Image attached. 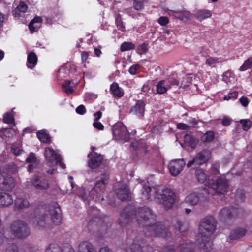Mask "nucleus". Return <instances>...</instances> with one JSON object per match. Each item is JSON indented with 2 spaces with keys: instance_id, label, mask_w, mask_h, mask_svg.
<instances>
[{
  "instance_id": "f257e3e1",
  "label": "nucleus",
  "mask_w": 252,
  "mask_h": 252,
  "mask_svg": "<svg viewBox=\"0 0 252 252\" xmlns=\"http://www.w3.org/2000/svg\"><path fill=\"white\" fill-rule=\"evenodd\" d=\"M134 219L139 226L144 228L143 231L146 237L158 236L167 238L171 235L169 229L161 222L152 224V222L156 220V216L147 207H139L136 209L132 206L126 207L120 214L119 223L122 227L126 226Z\"/></svg>"
},
{
  "instance_id": "f03ea898",
  "label": "nucleus",
  "mask_w": 252,
  "mask_h": 252,
  "mask_svg": "<svg viewBox=\"0 0 252 252\" xmlns=\"http://www.w3.org/2000/svg\"><path fill=\"white\" fill-rule=\"evenodd\" d=\"M61 209L56 202H52L48 205H40L34 211V222L39 228L45 226L46 220L50 218L56 225L62 223Z\"/></svg>"
},
{
  "instance_id": "7ed1b4c3",
  "label": "nucleus",
  "mask_w": 252,
  "mask_h": 252,
  "mask_svg": "<svg viewBox=\"0 0 252 252\" xmlns=\"http://www.w3.org/2000/svg\"><path fill=\"white\" fill-rule=\"evenodd\" d=\"M216 220L212 216H207L201 220L196 240L201 250L209 252L212 249L213 243L210 236L216 230Z\"/></svg>"
},
{
  "instance_id": "20e7f679",
  "label": "nucleus",
  "mask_w": 252,
  "mask_h": 252,
  "mask_svg": "<svg viewBox=\"0 0 252 252\" xmlns=\"http://www.w3.org/2000/svg\"><path fill=\"white\" fill-rule=\"evenodd\" d=\"M108 177L106 174H101L100 177H97L94 187L90 191L89 197L95 202L102 203L104 201L103 193L105 191L106 181Z\"/></svg>"
},
{
  "instance_id": "39448f33",
  "label": "nucleus",
  "mask_w": 252,
  "mask_h": 252,
  "mask_svg": "<svg viewBox=\"0 0 252 252\" xmlns=\"http://www.w3.org/2000/svg\"><path fill=\"white\" fill-rule=\"evenodd\" d=\"M155 197L166 209L172 208L176 200L175 193L167 188L162 189L161 191L159 189L156 190Z\"/></svg>"
},
{
  "instance_id": "423d86ee",
  "label": "nucleus",
  "mask_w": 252,
  "mask_h": 252,
  "mask_svg": "<svg viewBox=\"0 0 252 252\" xmlns=\"http://www.w3.org/2000/svg\"><path fill=\"white\" fill-rule=\"evenodd\" d=\"M10 230L12 235L19 239L27 238L31 233L30 228L28 224L20 220L13 221L10 226Z\"/></svg>"
},
{
  "instance_id": "0eeeda50",
  "label": "nucleus",
  "mask_w": 252,
  "mask_h": 252,
  "mask_svg": "<svg viewBox=\"0 0 252 252\" xmlns=\"http://www.w3.org/2000/svg\"><path fill=\"white\" fill-rule=\"evenodd\" d=\"M209 187L207 188L210 191V189L216 194H224L227 191L228 183L225 177H220L215 180H211L209 182Z\"/></svg>"
},
{
  "instance_id": "6e6552de",
  "label": "nucleus",
  "mask_w": 252,
  "mask_h": 252,
  "mask_svg": "<svg viewBox=\"0 0 252 252\" xmlns=\"http://www.w3.org/2000/svg\"><path fill=\"white\" fill-rule=\"evenodd\" d=\"M210 194L208 188L201 187L199 188L198 192H193L187 196L185 202L188 204L195 205L198 203L200 198L206 199Z\"/></svg>"
},
{
  "instance_id": "1a4fd4ad",
  "label": "nucleus",
  "mask_w": 252,
  "mask_h": 252,
  "mask_svg": "<svg viewBox=\"0 0 252 252\" xmlns=\"http://www.w3.org/2000/svg\"><path fill=\"white\" fill-rule=\"evenodd\" d=\"M211 153L208 149H204L197 153L196 156L187 164L188 168L192 165L200 166L207 163L211 158Z\"/></svg>"
},
{
  "instance_id": "9d476101",
  "label": "nucleus",
  "mask_w": 252,
  "mask_h": 252,
  "mask_svg": "<svg viewBox=\"0 0 252 252\" xmlns=\"http://www.w3.org/2000/svg\"><path fill=\"white\" fill-rule=\"evenodd\" d=\"M128 236L126 240V243L130 244L132 240V243L129 247L126 250V252H142V247L140 244V238L139 236H136V232L132 231L131 234L128 232Z\"/></svg>"
},
{
  "instance_id": "9b49d317",
  "label": "nucleus",
  "mask_w": 252,
  "mask_h": 252,
  "mask_svg": "<svg viewBox=\"0 0 252 252\" xmlns=\"http://www.w3.org/2000/svg\"><path fill=\"white\" fill-rule=\"evenodd\" d=\"M114 137L117 140L128 141L130 139V134L126 127L123 124L114 126L112 129Z\"/></svg>"
},
{
  "instance_id": "f8f14e48",
  "label": "nucleus",
  "mask_w": 252,
  "mask_h": 252,
  "mask_svg": "<svg viewBox=\"0 0 252 252\" xmlns=\"http://www.w3.org/2000/svg\"><path fill=\"white\" fill-rule=\"evenodd\" d=\"M243 212L241 208L230 206L222 208L220 212V215L221 219H231L239 217V214Z\"/></svg>"
},
{
  "instance_id": "ddd939ff",
  "label": "nucleus",
  "mask_w": 252,
  "mask_h": 252,
  "mask_svg": "<svg viewBox=\"0 0 252 252\" xmlns=\"http://www.w3.org/2000/svg\"><path fill=\"white\" fill-rule=\"evenodd\" d=\"M87 157L89 158L88 161V166L92 169H95L98 167L103 160V156L96 152H90Z\"/></svg>"
},
{
  "instance_id": "4468645a",
  "label": "nucleus",
  "mask_w": 252,
  "mask_h": 252,
  "mask_svg": "<svg viewBox=\"0 0 252 252\" xmlns=\"http://www.w3.org/2000/svg\"><path fill=\"white\" fill-rule=\"evenodd\" d=\"M185 165V161L183 159L172 160L169 164L168 169L172 176H176L182 172Z\"/></svg>"
},
{
  "instance_id": "2eb2a0df",
  "label": "nucleus",
  "mask_w": 252,
  "mask_h": 252,
  "mask_svg": "<svg viewBox=\"0 0 252 252\" xmlns=\"http://www.w3.org/2000/svg\"><path fill=\"white\" fill-rule=\"evenodd\" d=\"M90 214L93 216L88 224V228L91 231L92 228L97 227L99 224L102 222L103 220L99 216V210L95 208V207H91Z\"/></svg>"
},
{
  "instance_id": "dca6fc26",
  "label": "nucleus",
  "mask_w": 252,
  "mask_h": 252,
  "mask_svg": "<svg viewBox=\"0 0 252 252\" xmlns=\"http://www.w3.org/2000/svg\"><path fill=\"white\" fill-rule=\"evenodd\" d=\"M115 192L117 197L121 201L131 200V193L126 184H123L118 189H115Z\"/></svg>"
},
{
  "instance_id": "f3484780",
  "label": "nucleus",
  "mask_w": 252,
  "mask_h": 252,
  "mask_svg": "<svg viewBox=\"0 0 252 252\" xmlns=\"http://www.w3.org/2000/svg\"><path fill=\"white\" fill-rule=\"evenodd\" d=\"M44 156L49 166H52L55 165V162L61 155L57 154L52 148L47 147L44 150Z\"/></svg>"
},
{
  "instance_id": "a211bd4d",
  "label": "nucleus",
  "mask_w": 252,
  "mask_h": 252,
  "mask_svg": "<svg viewBox=\"0 0 252 252\" xmlns=\"http://www.w3.org/2000/svg\"><path fill=\"white\" fill-rule=\"evenodd\" d=\"M145 111V102L141 100H138L136 102L135 104L131 107L130 113L139 118H142L144 115Z\"/></svg>"
},
{
  "instance_id": "6ab92c4d",
  "label": "nucleus",
  "mask_w": 252,
  "mask_h": 252,
  "mask_svg": "<svg viewBox=\"0 0 252 252\" xmlns=\"http://www.w3.org/2000/svg\"><path fill=\"white\" fill-rule=\"evenodd\" d=\"M15 186L14 179L10 176L3 177L0 181V189L3 191H11Z\"/></svg>"
},
{
  "instance_id": "aec40b11",
  "label": "nucleus",
  "mask_w": 252,
  "mask_h": 252,
  "mask_svg": "<svg viewBox=\"0 0 252 252\" xmlns=\"http://www.w3.org/2000/svg\"><path fill=\"white\" fill-rule=\"evenodd\" d=\"M32 185L37 189L46 190L49 187L48 180L45 177H36L32 181Z\"/></svg>"
},
{
  "instance_id": "412c9836",
  "label": "nucleus",
  "mask_w": 252,
  "mask_h": 252,
  "mask_svg": "<svg viewBox=\"0 0 252 252\" xmlns=\"http://www.w3.org/2000/svg\"><path fill=\"white\" fill-rule=\"evenodd\" d=\"M78 252H96V251L91 243L85 241L79 244Z\"/></svg>"
},
{
  "instance_id": "4be33fe9",
  "label": "nucleus",
  "mask_w": 252,
  "mask_h": 252,
  "mask_svg": "<svg viewBox=\"0 0 252 252\" xmlns=\"http://www.w3.org/2000/svg\"><path fill=\"white\" fill-rule=\"evenodd\" d=\"M38 58L35 52H30L28 55L27 66L28 68L33 69L37 64Z\"/></svg>"
},
{
  "instance_id": "5701e85b",
  "label": "nucleus",
  "mask_w": 252,
  "mask_h": 252,
  "mask_svg": "<svg viewBox=\"0 0 252 252\" xmlns=\"http://www.w3.org/2000/svg\"><path fill=\"white\" fill-rule=\"evenodd\" d=\"M110 90L111 93L115 97L121 98L123 96L124 94L123 89L120 87L118 84L116 82H113L111 85Z\"/></svg>"
},
{
  "instance_id": "b1692460",
  "label": "nucleus",
  "mask_w": 252,
  "mask_h": 252,
  "mask_svg": "<svg viewBox=\"0 0 252 252\" xmlns=\"http://www.w3.org/2000/svg\"><path fill=\"white\" fill-rule=\"evenodd\" d=\"M13 199L11 195L5 192H0V206H7L11 205Z\"/></svg>"
},
{
  "instance_id": "393cba45",
  "label": "nucleus",
  "mask_w": 252,
  "mask_h": 252,
  "mask_svg": "<svg viewBox=\"0 0 252 252\" xmlns=\"http://www.w3.org/2000/svg\"><path fill=\"white\" fill-rule=\"evenodd\" d=\"M28 6L26 4L21 1L18 6L13 10L12 14L15 17H19L26 12Z\"/></svg>"
},
{
  "instance_id": "a878e982",
  "label": "nucleus",
  "mask_w": 252,
  "mask_h": 252,
  "mask_svg": "<svg viewBox=\"0 0 252 252\" xmlns=\"http://www.w3.org/2000/svg\"><path fill=\"white\" fill-rule=\"evenodd\" d=\"M42 18L40 16H35L33 19L31 20L28 25L31 33H33L39 29L40 26L35 24H40L42 22Z\"/></svg>"
},
{
  "instance_id": "bb28decb",
  "label": "nucleus",
  "mask_w": 252,
  "mask_h": 252,
  "mask_svg": "<svg viewBox=\"0 0 252 252\" xmlns=\"http://www.w3.org/2000/svg\"><path fill=\"white\" fill-rule=\"evenodd\" d=\"M246 233V230L244 228H238L231 231L229 235L230 240H237L243 237Z\"/></svg>"
},
{
  "instance_id": "cd10ccee",
  "label": "nucleus",
  "mask_w": 252,
  "mask_h": 252,
  "mask_svg": "<svg viewBox=\"0 0 252 252\" xmlns=\"http://www.w3.org/2000/svg\"><path fill=\"white\" fill-rule=\"evenodd\" d=\"M180 252H195V244L192 242L180 245Z\"/></svg>"
},
{
  "instance_id": "c85d7f7f",
  "label": "nucleus",
  "mask_w": 252,
  "mask_h": 252,
  "mask_svg": "<svg viewBox=\"0 0 252 252\" xmlns=\"http://www.w3.org/2000/svg\"><path fill=\"white\" fill-rule=\"evenodd\" d=\"M215 137L214 132L212 130H209L200 137V141L202 143H210L214 140Z\"/></svg>"
},
{
  "instance_id": "c756f323",
  "label": "nucleus",
  "mask_w": 252,
  "mask_h": 252,
  "mask_svg": "<svg viewBox=\"0 0 252 252\" xmlns=\"http://www.w3.org/2000/svg\"><path fill=\"white\" fill-rule=\"evenodd\" d=\"M37 136L41 142L50 143L51 141V137L45 130H42L37 132Z\"/></svg>"
},
{
  "instance_id": "7c9ffc66",
  "label": "nucleus",
  "mask_w": 252,
  "mask_h": 252,
  "mask_svg": "<svg viewBox=\"0 0 252 252\" xmlns=\"http://www.w3.org/2000/svg\"><path fill=\"white\" fill-rule=\"evenodd\" d=\"M176 230H178L180 232L186 231L189 228V223L186 221H181L177 220L176 224H174Z\"/></svg>"
},
{
  "instance_id": "2f4dec72",
  "label": "nucleus",
  "mask_w": 252,
  "mask_h": 252,
  "mask_svg": "<svg viewBox=\"0 0 252 252\" xmlns=\"http://www.w3.org/2000/svg\"><path fill=\"white\" fill-rule=\"evenodd\" d=\"M212 15V12L208 10H202L196 12L195 17L200 21L204 19L210 18Z\"/></svg>"
},
{
  "instance_id": "473e14b6",
  "label": "nucleus",
  "mask_w": 252,
  "mask_h": 252,
  "mask_svg": "<svg viewBox=\"0 0 252 252\" xmlns=\"http://www.w3.org/2000/svg\"><path fill=\"white\" fill-rule=\"evenodd\" d=\"M195 176L198 182L200 183H204L208 178V176L205 173L204 170L201 168L196 170Z\"/></svg>"
},
{
  "instance_id": "72a5a7b5",
  "label": "nucleus",
  "mask_w": 252,
  "mask_h": 252,
  "mask_svg": "<svg viewBox=\"0 0 252 252\" xmlns=\"http://www.w3.org/2000/svg\"><path fill=\"white\" fill-rule=\"evenodd\" d=\"M29 205L28 200L24 198H17L15 201V206L18 209L27 208Z\"/></svg>"
},
{
  "instance_id": "f704fd0d",
  "label": "nucleus",
  "mask_w": 252,
  "mask_h": 252,
  "mask_svg": "<svg viewBox=\"0 0 252 252\" xmlns=\"http://www.w3.org/2000/svg\"><path fill=\"white\" fill-rule=\"evenodd\" d=\"M184 140L185 143L191 148H194L196 146V139L191 135L187 134L185 136Z\"/></svg>"
},
{
  "instance_id": "c9c22d12",
  "label": "nucleus",
  "mask_w": 252,
  "mask_h": 252,
  "mask_svg": "<svg viewBox=\"0 0 252 252\" xmlns=\"http://www.w3.org/2000/svg\"><path fill=\"white\" fill-rule=\"evenodd\" d=\"M115 24L116 25L117 29L122 31L125 32L126 28L125 24L122 20V18L121 17V15L120 14H118L116 16L115 18Z\"/></svg>"
},
{
  "instance_id": "e433bc0d",
  "label": "nucleus",
  "mask_w": 252,
  "mask_h": 252,
  "mask_svg": "<svg viewBox=\"0 0 252 252\" xmlns=\"http://www.w3.org/2000/svg\"><path fill=\"white\" fill-rule=\"evenodd\" d=\"M156 89L157 93L159 94L165 93L169 89L163 80H161L158 83L156 86Z\"/></svg>"
},
{
  "instance_id": "4c0bfd02",
  "label": "nucleus",
  "mask_w": 252,
  "mask_h": 252,
  "mask_svg": "<svg viewBox=\"0 0 252 252\" xmlns=\"http://www.w3.org/2000/svg\"><path fill=\"white\" fill-rule=\"evenodd\" d=\"M152 188L149 186L144 185L141 190V193L144 196L145 199L150 200L151 197Z\"/></svg>"
},
{
  "instance_id": "58836bf2",
  "label": "nucleus",
  "mask_w": 252,
  "mask_h": 252,
  "mask_svg": "<svg viewBox=\"0 0 252 252\" xmlns=\"http://www.w3.org/2000/svg\"><path fill=\"white\" fill-rule=\"evenodd\" d=\"M163 81L164 82H165V83H166V86L168 87L169 89L173 86H177L179 85V80L174 78L173 77H168V78Z\"/></svg>"
},
{
  "instance_id": "ea45409f",
  "label": "nucleus",
  "mask_w": 252,
  "mask_h": 252,
  "mask_svg": "<svg viewBox=\"0 0 252 252\" xmlns=\"http://www.w3.org/2000/svg\"><path fill=\"white\" fill-rule=\"evenodd\" d=\"M252 67V57H251L244 62V63L240 67L239 70L240 71H244L247 69L251 68Z\"/></svg>"
},
{
  "instance_id": "a19ab883",
  "label": "nucleus",
  "mask_w": 252,
  "mask_h": 252,
  "mask_svg": "<svg viewBox=\"0 0 252 252\" xmlns=\"http://www.w3.org/2000/svg\"><path fill=\"white\" fill-rule=\"evenodd\" d=\"M46 252H62V249L58 244L51 243L46 248Z\"/></svg>"
},
{
  "instance_id": "79ce46f5",
  "label": "nucleus",
  "mask_w": 252,
  "mask_h": 252,
  "mask_svg": "<svg viewBox=\"0 0 252 252\" xmlns=\"http://www.w3.org/2000/svg\"><path fill=\"white\" fill-rule=\"evenodd\" d=\"M219 59V58L217 57H209L206 59L205 63L212 67H214L216 66V64L220 62Z\"/></svg>"
},
{
  "instance_id": "37998d69",
  "label": "nucleus",
  "mask_w": 252,
  "mask_h": 252,
  "mask_svg": "<svg viewBox=\"0 0 252 252\" xmlns=\"http://www.w3.org/2000/svg\"><path fill=\"white\" fill-rule=\"evenodd\" d=\"M134 49V44L129 42H124L121 44L120 47V50L122 52L129 51Z\"/></svg>"
},
{
  "instance_id": "c03bdc74",
  "label": "nucleus",
  "mask_w": 252,
  "mask_h": 252,
  "mask_svg": "<svg viewBox=\"0 0 252 252\" xmlns=\"http://www.w3.org/2000/svg\"><path fill=\"white\" fill-rule=\"evenodd\" d=\"M71 84V81L66 80L62 85V86L63 88L66 89L64 90V92L67 94H71L74 91V90L73 89L72 86H70Z\"/></svg>"
},
{
  "instance_id": "a18cd8bd",
  "label": "nucleus",
  "mask_w": 252,
  "mask_h": 252,
  "mask_svg": "<svg viewBox=\"0 0 252 252\" xmlns=\"http://www.w3.org/2000/svg\"><path fill=\"white\" fill-rule=\"evenodd\" d=\"M3 122L6 124H12L14 122V118L10 112H7L3 115Z\"/></svg>"
},
{
  "instance_id": "49530a36",
  "label": "nucleus",
  "mask_w": 252,
  "mask_h": 252,
  "mask_svg": "<svg viewBox=\"0 0 252 252\" xmlns=\"http://www.w3.org/2000/svg\"><path fill=\"white\" fill-rule=\"evenodd\" d=\"M21 145L19 143H14L11 147L12 152L16 156H18L21 154L22 151Z\"/></svg>"
},
{
  "instance_id": "de8ad7c7",
  "label": "nucleus",
  "mask_w": 252,
  "mask_h": 252,
  "mask_svg": "<svg viewBox=\"0 0 252 252\" xmlns=\"http://www.w3.org/2000/svg\"><path fill=\"white\" fill-rule=\"evenodd\" d=\"M140 244L142 247V252H154L153 247L148 245H145L146 243L144 239H140Z\"/></svg>"
},
{
  "instance_id": "09e8293b",
  "label": "nucleus",
  "mask_w": 252,
  "mask_h": 252,
  "mask_svg": "<svg viewBox=\"0 0 252 252\" xmlns=\"http://www.w3.org/2000/svg\"><path fill=\"white\" fill-rule=\"evenodd\" d=\"M240 123L242 125V127L244 130H248L252 126V122L248 119H242L240 121Z\"/></svg>"
},
{
  "instance_id": "8fccbe9b",
  "label": "nucleus",
  "mask_w": 252,
  "mask_h": 252,
  "mask_svg": "<svg viewBox=\"0 0 252 252\" xmlns=\"http://www.w3.org/2000/svg\"><path fill=\"white\" fill-rule=\"evenodd\" d=\"M145 0H134L133 8L137 11L141 10L144 8V3Z\"/></svg>"
},
{
  "instance_id": "3c124183",
  "label": "nucleus",
  "mask_w": 252,
  "mask_h": 252,
  "mask_svg": "<svg viewBox=\"0 0 252 252\" xmlns=\"http://www.w3.org/2000/svg\"><path fill=\"white\" fill-rule=\"evenodd\" d=\"M3 252H19L18 247L15 243L8 244Z\"/></svg>"
},
{
  "instance_id": "603ef678",
  "label": "nucleus",
  "mask_w": 252,
  "mask_h": 252,
  "mask_svg": "<svg viewBox=\"0 0 252 252\" xmlns=\"http://www.w3.org/2000/svg\"><path fill=\"white\" fill-rule=\"evenodd\" d=\"M26 161L28 163H35L37 161L35 154L32 152L30 153Z\"/></svg>"
},
{
  "instance_id": "864d4df0",
  "label": "nucleus",
  "mask_w": 252,
  "mask_h": 252,
  "mask_svg": "<svg viewBox=\"0 0 252 252\" xmlns=\"http://www.w3.org/2000/svg\"><path fill=\"white\" fill-rule=\"evenodd\" d=\"M148 44L144 42L140 45L137 48V50L140 52V54H145L148 51Z\"/></svg>"
},
{
  "instance_id": "5fc2aeb1",
  "label": "nucleus",
  "mask_w": 252,
  "mask_h": 252,
  "mask_svg": "<svg viewBox=\"0 0 252 252\" xmlns=\"http://www.w3.org/2000/svg\"><path fill=\"white\" fill-rule=\"evenodd\" d=\"M62 249V252H75L74 249L68 243L64 244Z\"/></svg>"
},
{
  "instance_id": "6e6d98bb",
  "label": "nucleus",
  "mask_w": 252,
  "mask_h": 252,
  "mask_svg": "<svg viewBox=\"0 0 252 252\" xmlns=\"http://www.w3.org/2000/svg\"><path fill=\"white\" fill-rule=\"evenodd\" d=\"M158 22L160 25L164 26L169 23V19L166 16H161L159 18Z\"/></svg>"
},
{
  "instance_id": "4d7b16f0",
  "label": "nucleus",
  "mask_w": 252,
  "mask_h": 252,
  "mask_svg": "<svg viewBox=\"0 0 252 252\" xmlns=\"http://www.w3.org/2000/svg\"><path fill=\"white\" fill-rule=\"evenodd\" d=\"M140 65L138 64H135L130 66L129 68L128 72L131 75H135L137 74V69L139 68Z\"/></svg>"
},
{
  "instance_id": "13d9d810",
  "label": "nucleus",
  "mask_w": 252,
  "mask_h": 252,
  "mask_svg": "<svg viewBox=\"0 0 252 252\" xmlns=\"http://www.w3.org/2000/svg\"><path fill=\"white\" fill-rule=\"evenodd\" d=\"M232 121V119L229 117L224 116L222 120L221 124L225 126H228L231 124Z\"/></svg>"
},
{
  "instance_id": "bf43d9fd",
  "label": "nucleus",
  "mask_w": 252,
  "mask_h": 252,
  "mask_svg": "<svg viewBox=\"0 0 252 252\" xmlns=\"http://www.w3.org/2000/svg\"><path fill=\"white\" fill-rule=\"evenodd\" d=\"M76 112L80 115H84L86 113V109L83 105H80L76 109Z\"/></svg>"
},
{
  "instance_id": "052dcab7",
  "label": "nucleus",
  "mask_w": 252,
  "mask_h": 252,
  "mask_svg": "<svg viewBox=\"0 0 252 252\" xmlns=\"http://www.w3.org/2000/svg\"><path fill=\"white\" fill-rule=\"evenodd\" d=\"M174 15L178 19L183 20L184 18L187 17L185 16V13L183 11H174Z\"/></svg>"
},
{
  "instance_id": "680f3d73",
  "label": "nucleus",
  "mask_w": 252,
  "mask_h": 252,
  "mask_svg": "<svg viewBox=\"0 0 252 252\" xmlns=\"http://www.w3.org/2000/svg\"><path fill=\"white\" fill-rule=\"evenodd\" d=\"M89 58V54L86 51H83L81 53V60L82 62L83 63H84V67H86V65L85 64V63L87 60V59Z\"/></svg>"
},
{
  "instance_id": "e2e57ef3",
  "label": "nucleus",
  "mask_w": 252,
  "mask_h": 252,
  "mask_svg": "<svg viewBox=\"0 0 252 252\" xmlns=\"http://www.w3.org/2000/svg\"><path fill=\"white\" fill-rule=\"evenodd\" d=\"M240 102L243 107H247L249 103V99L246 96H242L239 99Z\"/></svg>"
},
{
  "instance_id": "0e129e2a",
  "label": "nucleus",
  "mask_w": 252,
  "mask_h": 252,
  "mask_svg": "<svg viewBox=\"0 0 252 252\" xmlns=\"http://www.w3.org/2000/svg\"><path fill=\"white\" fill-rule=\"evenodd\" d=\"M161 252H175V249L174 246H167L163 248Z\"/></svg>"
},
{
  "instance_id": "69168bd1",
  "label": "nucleus",
  "mask_w": 252,
  "mask_h": 252,
  "mask_svg": "<svg viewBox=\"0 0 252 252\" xmlns=\"http://www.w3.org/2000/svg\"><path fill=\"white\" fill-rule=\"evenodd\" d=\"M93 125L94 128L98 130H103L104 129V127L103 124L99 122L96 121L94 122Z\"/></svg>"
},
{
  "instance_id": "338daca9",
  "label": "nucleus",
  "mask_w": 252,
  "mask_h": 252,
  "mask_svg": "<svg viewBox=\"0 0 252 252\" xmlns=\"http://www.w3.org/2000/svg\"><path fill=\"white\" fill-rule=\"evenodd\" d=\"M58 164L62 169H64L66 168L65 164L62 161L61 156L55 162V165Z\"/></svg>"
},
{
  "instance_id": "774afa93",
  "label": "nucleus",
  "mask_w": 252,
  "mask_h": 252,
  "mask_svg": "<svg viewBox=\"0 0 252 252\" xmlns=\"http://www.w3.org/2000/svg\"><path fill=\"white\" fill-rule=\"evenodd\" d=\"M177 128L181 130H187L189 128V126L186 124L179 123L177 125Z\"/></svg>"
}]
</instances>
